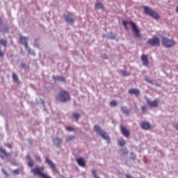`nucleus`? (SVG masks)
Returning <instances> with one entry per match:
<instances>
[{"instance_id": "25", "label": "nucleus", "mask_w": 178, "mask_h": 178, "mask_svg": "<svg viewBox=\"0 0 178 178\" xmlns=\"http://www.w3.org/2000/svg\"><path fill=\"white\" fill-rule=\"evenodd\" d=\"M0 45H3L4 48H6V46L8 45V42L6 41V40L0 39Z\"/></svg>"}, {"instance_id": "16", "label": "nucleus", "mask_w": 178, "mask_h": 178, "mask_svg": "<svg viewBox=\"0 0 178 178\" xmlns=\"http://www.w3.org/2000/svg\"><path fill=\"white\" fill-rule=\"evenodd\" d=\"M52 79L54 80V81H61L62 83H66V79H65L64 76H53Z\"/></svg>"}, {"instance_id": "31", "label": "nucleus", "mask_w": 178, "mask_h": 178, "mask_svg": "<svg viewBox=\"0 0 178 178\" xmlns=\"http://www.w3.org/2000/svg\"><path fill=\"white\" fill-rule=\"evenodd\" d=\"M66 130H67V131H74V128H73L72 127H67Z\"/></svg>"}, {"instance_id": "26", "label": "nucleus", "mask_w": 178, "mask_h": 178, "mask_svg": "<svg viewBox=\"0 0 178 178\" xmlns=\"http://www.w3.org/2000/svg\"><path fill=\"white\" fill-rule=\"evenodd\" d=\"M74 138H76L74 137V136H68L65 138V141L67 143H70V141H73V140H74Z\"/></svg>"}, {"instance_id": "9", "label": "nucleus", "mask_w": 178, "mask_h": 178, "mask_svg": "<svg viewBox=\"0 0 178 178\" xmlns=\"http://www.w3.org/2000/svg\"><path fill=\"white\" fill-rule=\"evenodd\" d=\"M147 102L150 108H158L159 105V101L158 99H154V101H150L149 99H147Z\"/></svg>"}, {"instance_id": "28", "label": "nucleus", "mask_w": 178, "mask_h": 178, "mask_svg": "<svg viewBox=\"0 0 178 178\" xmlns=\"http://www.w3.org/2000/svg\"><path fill=\"white\" fill-rule=\"evenodd\" d=\"M1 31H2V33H8V31H9V28H8L7 26H5L1 29Z\"/></svg>"}, {"instance_id": "19", "label": "nucleus", "mask_w": 178, "mask_h": 178, "mask_svg": "<svg viewBox=\"0 0 178 178\" xmlns=\"http://www.w3.org/2000/svg\"><path fill=\"white\" fill-rule=\"evenodd\" d=\"M121 111L122 113H124V115H127V116H129V115H130V111H129V108H127V106H122Z\"/></svg>"}, {"instance_id": "7", "label": "nucleus", "mask_w": 178, "mask_h": 178, "mask_svg": "<svg viewBox=\"0 0 178 178\" xmlns=\"http://www.w3.org/2000/svg\"><path fill=\"white\" fill-rule=\"evenodd\" d=\"M65 20L67 23L70 24H73L74 23V19H73V14L72 13H68L65 15Z\"/></svg>"}, {"instance_id": "36", "label": "nucleus", "mask_w": 178, "mask_h": 178, "mask_svg": "<svg viewBox=\"0 0 178 178\" xmlns=\"http://www.w3.org/2000/svg\"><path fill=\"white\" fill-rule=\"evenodd\" d=\"M130 155H131V159L134 161V159H136V155L133 152H131Z\"/></svg>"}, {"instance_id": "20", "label": "nucleus", "mask_w": 178, "mask_h": 178, "mask_svg": "<svg viewBox=\"0 0 178 178\" xmlns=\"http://www.w3.org/2000/svg\"><path fill=\"white\" fill-rule=\"evenodd\" d=\"M53 142L54 143L55 145H57V147L58 145H60V144H62V140L59 138H56L53 140Z\"/></svg>"}, {"instance_id": "17", "label": "nucleus", "mask_w": 178, "mask_h": 178, "mask_svg": "<svg viewBox=\"0 0 178 178\" xmlns=\"http://www.w3.org/2000/svg\"><path fill=\"white\" fill-rule=\"evenodd\" d=\"M19 41L22 45H24L25 48L27 49L28 43H27V38L24 36H19Z\"/></svg>"}, {"instance_id": "11", "label": "nucleus", "mask_w": 178, "mask_h": 178, "mask_svg": "<svg viewBox=\"0 0 178 178\" xmlns=\"http://www.w3.org/2000/svg\"><path fill=\"white\" fill-rule=\"evenodd\" d=\"M0 152L2 154V155H1V159H5V158H9V156H12V153L6 152V150L2 147H0Z\"/></svg>"}, {"instance_id": "34", "label": "nucleus", "mask_w": 178, "mask_h": 178, "mask_svg": "<svg viewBox=\"0 0 178 178\" xmlns=\"http://www.w3.org/2000/svg\"><path fill=\"white\" fill-rule=\"evenodd\" d=\"M141 109H142L143 113L145 114V112H147V106H142Z\"/></svg>"}, {"instance_id": "5", "label": "nucleus", "mask_w": 178, "mask_h": 178, "mask_svg": "<svg viewBox=\"0 0 178 178\" xmlns=\"http://www.w3.org/2000/svg\"><path fill=\"white\" fill-rule=\"evenodd\" d=\"M162 42L163 47L165 48H172V47L176 45V42H175V40L165 37L162 38Z\"/></svg>"}, {"instance_id": "14", "label": "nucleus", "mask_w": 178, "mask_h": 178, "mask_svg": "<svg viewBox=\"0 0 178 178\" xmlns=\"http://www.w3.org/2000/svg\"><path fill=\"white\" fill-rule=\"evenodd\" d=\"M140 127L143 130H149V129H151V124H149V122H148L147 121H144V122H141Z\"/></svg>"}, {"instance_id": "1", "label": "nucleus", "mask_w": 178, "mask_h": 178, "mask_svg": "<svg viewBox=\"0 0 178 178\" xmlns=\"http://www.w3.org/2000/svg\"><path fill=\"white\" fill-rule=\"evenodd\" d=\"M122 24L125 29V30H129L128 24H130L131 27L132 33L136 38H141V33H140V29L137 27L136 23L131 21H122Z\"/></svg>"}, {"instance_id": "8", "label": "nucleus", "mask_w": 178, "mask_h": 178, "mask_svg": "<svg viewBox=\"0 0 178 178\" xmlns=\"http://www.w3.org/2000/svg\"><path fill=\"white\" fill-rule=\"evenodd\" d=\"M120 131L124 136V137H126L127 138H129L130 137V131L126 128V127L120 126Z\"/></svg>"}, {"instance_id": "30", "label": "nucleus", "mask_w": 178, "mask_h": 178, "mask_svg": "<svg viewBox=\"0 0 178 178\" xmlns=\"http://www.w3.org/2000/svg\"><path fill=\"white\" fill-rule=\"evenodd\" d=\"M122 76L127 77V76H130V73L127 72V71H122Z\"/></svg>"}, {"instance_id": "24", "label": "nucleus", "mask_w": 178, "mask_h": 178, "mask_svg": "<svg viewBox=\"0 0 178 178\" xmlns=\"http://www.w3.org/2000/svg\"><path fill=\"white\" fill-rule=\"evenodd\" d=\"M121 155H129V150L127 148L120 149Z\"/></svg>"}, {"instance_id": "23", "label": "nucleus", "mask_w": 178, "mask_h": 178, "mask_svg": "<svg viewBox=\"0 0 178 178\" xmlns=\"http://www.w3.org/2000/svg\"><path fill=\"white\" fill-rule=\"evenodd\" d=\"M95 9H104V4H102L101 2H97L95 5Z\"/></svg>"}, {"instance_id": "29", "label": "nucleus", "mask_w": 178, "mask_h": 178, "mask_svg": "<svg viewBox=\"0 0 178 178\" xmlns=\"http://www.w3.org/2000/svg\"><path fill=\"white\" fill-rule=\"evenodd\" d=\"M110 105L111 106H116L118 105V102H116V100H112L111 102H110Z\"/></svg>"}, {"instance_id": "33", "label": "nucleus", "mask_w": 178, "mask_h": 178, "mask_svg": "<svg viewBox=\"0 0 178 178\" xmlns=\"http://www.w3.org/2000/svg\"><path fill=\"white\" fill-rule=\"evenodd\" d=\"M26 49H27L28 54H29V55L33 54V51L31 50V49L29 48V45L27 46V48H26Z\"/></svg>"}, {"instance_id": "18", "label": "nucleus", "mask_w": 178, "mask_h": 178, "mask_svg": "<svg viewBox=\"0 0 178 178\" xmlns=\"http://www.w3.org/2000/svg\"><path fill=\"white\" fill-rule=\"evenodd\" d=\"M26 159H27L28 161V166H29V168H33V166H34V161H33V159H31V156L30 155H26Z\"/></svg>"}, {"instance_id": "38", "label": "nucleus", "mask_w": 178, "mask_h": 178, "mask_svg": "<svg viewBox=\"0 0 178 178\" xmlns=\"http://www.w3.org/2000/svg\"><path fill=\"white\" fill-rule=\"evenodd\" d=\"M145 81H147V83H152V80H149L148 79V78H145Z\"/></svg>"}, {"instance_id": "3", "label": "nucleus", "mask_w": 178, "mask_h": 178, "mask_svg": "<svg viewBox=\"0 0 178 178\" xmlns=\"http://www.w3.org/2000/svg\"><path fill=\"white\" fill-rule=\"evenodd\" d=\"M93 129H94V131L97 133V134H99V136H100V137L103 140H106V141H107L108 144L111 143V138H109V136H108V134L104 131V130H102V129H101L99 126L95 125Z\"/></svg>"}, {"instance_id": "13", "label": "nucleus", "mask_w": 178, "mask_h": 178, "mask_svg": "<svg viewBox=\"0 0 178 178\" xmlns=\"http://www.w3.org/2000/svg\"><path fill=\"white\" fill-rule=\"evenodd\" d=\"M128 93L130 95H135V97H140V90L136 88H131L129 90Z\"/></svg>"}, {"instance_id": "40", "label": "nucleus", "mask_w": 178, "mask_h": 178, "mask_svg": "<svg viewBox=\"0 0 178 178\" xmlns=\"http://www.w3.org/2000/svg\"><path fill=\"white\" fill-rule=\"evenodd\" d=\"M2 172L4 175H6V176H8V172H6L4 169H2Z\"/></svg>"}, {"instance_id": "4", "label": "nucleus", "mask_w": 178, "mask_h": 178, "mask_svg": "<svg viewBox=\"0 0 178 178\" xmlns=\"http://www.w3.org/2000/svg\"><path fill=\"white\" fill-rule=\"evenodd\" d=\"M143 9L144 10L145 13L148 15V16H151V17H153V19H155L156 20L159 19V14L154 11V10L151 9L149 7L144 6Z\"/></svg>"}, {"instance_id": "32", "label": "nucleus", "mask_w": 178, "mask_h": 178, "mask_svg": "<svg viewBox=\"0 0 178 178\" xmlns=\"http://www.w3.org/2000/svg\"><path fill=\"white\" fill-rule=\"evenodd\" d=\"M35 159L36 162H40V163H41V162L42 161V160H41V157H40V156H36L35 157Z\"/></svg>"}, {"instance_id": "37", "label": "nucleus", "mask_w": 178, "mask_h": 178, "mask_svg": "<svg viewBox=\"0 0 178 178\" xmlns=\"http://www.w3.org/2000/svg\"><path fill=\"white\" fill-rule=\"evenodd\" d=\"M13 173L14 175H19V173H20V171H19V169H16V170H13Z\"/></svg>"}, {"instance_id": "35", "label": "nucleus", "mask_w": 178, "mask_h": 178, "mask_svg": "<svg viewBox=\"0 0 178 178\" xmlns=\"http://www.w3.org/2000/svg\"><path fill=\"white\" fill-rule=\"evenodd\" d=\"M3 56H5V51H2L0 47V58H3Z\"/></svg>"}, {"instance_id": "43", "label": "nucleus", "mask_w": 178, "mask_h": 178, "mask_svg": "<svg viewBox=\"0 0 178 178\" xmlns=\"http://www.w3.org/2000/svg\"><path fill=\"white\" fill-rule=\"evenodd\" d=\"M176 129H177V130H178V127H176Z\"/></svg>"}, {"instance_id": "22", "label": "nucleus", "mask_w": 178, "mask_h": 178, "mask_svg": "<svg viewBox=\"0 0 178 178\" xmlns=\"http://www.w3.org/2000/svg\"><path fill=\"white\" fill-rule=\"evenodd\" d=\"M125 144H126V140H124V139H123L122 138H120V139H118V145H120V147H124Z\"/></svg>"}, {"instance_id": "42", "label": "nucleus", "mask_w": 178, "mask_h": 178, "mask_svg": "<svg viewBox=\"0 0 178 178\" xmlns=\"http://www.w3.org/2000/svg\"><path fill=\"white\" fill-rule=\"evenodd\" d=\"M7 147H8V148H12V145H8Z\"/></svg>"}, {"instance_id": "15", "label": "nucleus", "mask_w": 178, "mask_h": 178, "mask_svg": "<svg viewBox=\"0 0 178 178\" xmlns=\"http://www.w3.org/2000/svg\"><path fill=\"white\" fill-rule=\"evenodd\" d=\"M76 162L81 168H85V166L86 165V160L83 157H79V158L76 159Z\"/></svg>"}, {"instance_id": "10", "label": "nucleus", "mask_w": 178, "mask_h": 178, "mask_svg": "<svg viewBox=\"0 0 178 178\" xmlns=\"http://www.w3.org/2000/svg\"><path fill=\"white\" fill-rule=\"evenodd\" d=\"M45 162H46V163H47V165H49L52 172H57L58 170H56V166L55 165L54 162H52V161H51L49 159V158L46 157L45 158Z\"/></svg>"}, {"instance_id": "39", "label": "nucleus", "mask_w": 178, "mask_h": 178, "mask_svg": "<svg viewBox=\"0 0 178 178\" xmlns=\"http://www.w3.org/2000/svg\"><path fill=\"white\" fill-rule=\"evenodd\" d=\"M21 66H22V69H26V64L25 63H22Z\"/></svg>"}, {"instance_id": "41", "label": "nucleus", "mask_w": 178, "mask_h": 178, "mask_svg": "<svg viewBox=\"0 0 178 178\" xmlns=\"http://www.w3.org/2000/svg\"><path fill=\"white\" fill-rule=\"evenodd\" d=\"M2 18L0 17V24H3Z\"/></svg>"}, {"instance_id": "6", "label": "nucleus", "mask_w": 178, "mask_h": 178, "mask_svg": "<svg viewBox=\"0 0 178 178\" xmlns=\"http://www.w3.org/2000/svg\"><path fill=\"white\" fill-rule=\"evenodd\" d=\"M147 42L152 47H158L161 46V40H159V38H158L156 36L149 39Z\"/></svg>"}, {"instance_id": "12", "label": "nucleus", "mask_w": 178, "mask_h": 178, "mask_svg": "<svg viewBox=\"0 0 178 178\" xmlns=\"http://www.w3.org/2000/svg\"><path fill=\"white\" fill-rule=\"evenodd\" d=\"M141 60L143 66H149V60H148V56L146 54H143L141 56Z\"/></svg>"}, {"instance_id": "27", "label": "nucleus", "mask_w": 178, "mask_h": 178, "mask_svg": "<svg viewBox=\"0 0 178 178\" xmlns=\"http://www.w3.org/2000/svg\"><path fill=\"white\" fill-rule=\"evenodd\" d=\"M73 117L74 118V119H76V120H78V119L80 118V113H73Z\"/></svg>"}, {"instance_id": "2", "label": "nucleus", "mask_w": 178, "mask_h": 178, "mask_svg": "<svg viewBox=\"0 0 178 178\" xmlns=\"http://www.w3.org/2000/svg\"><path fill=\"white\" fill-rule=\"evenodd\" d=\"M56 99L60 102H67L71 99L70 94L66 90H60L56 96Z\"/></svg>"}, {"instance_id": "21", "label": "nucleus", "mask_w": 178, "mask_h": 178, "mask_svg": "<svg viewBox=\"0 0 178 178\" xmlns=\"http://www.w3.org/2000/svg\"><path fill=\"white\" fill-rule=\"evenodd\" d=\"M13 80L15 83L20 84V81H19V76H17V74H16V73H13Z\"/></svg>"}]
</instances>
